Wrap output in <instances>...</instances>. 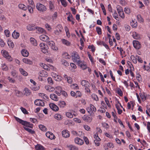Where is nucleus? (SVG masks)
I'll return each instance as SVG.
<instances>
[{"instance_id": "29", "label": "nucleus", "mask_w": 150, "mask_h": 150, "mask_svg": "<svg viewBox=\"0 0 150 150\" xmlns=\"http://www.w3.org/2000/svg\"><path fill=\"white\" fill-rule=\"evenodd\" d=\"M54 118L58 120H60L62 119L61 115L59 114H56L54 115Z\"/></svg>"}, {"instance_id": "57", "label": "nucleus", "mask_w": 150, "mask_h": 150, "mask_svg": "<svg viewBox=\"0 0 150 150\" xmlns=\"http://www.w3.org/2000/svg\"><path fill=\"white\" fill-rule=\"evenodd\" d=\"M131 58L132 59V61L135 64V63H137V60L136 59L135 57H134V55H132L131 56Z\"/></svg>"}, {"instance_id": "19", "label": "nucleus", "mask_w": 150, "mask_h": 150, "mask_svg": "<svg viewBox=\"0 0 150 150\" xmlns=\"http://www.w3.org/2000/svg\"><path fill=\"white\" fill-rule=\"evenodd\" d=\"M40 66L43 67L45 69L48 71L50 70V68L47 65L43 63H40Z\"/></svg>"}, {"instance_id": "37", "label": "nucleus", "mask_w": 150, "mask_h": 150, "mask_svg": "<svg viewBox=\"0 0 150 150\" xmlns=\"http://www.w3.org/2000/svg\"><path fill=\"white\" fill-rule=\"evenodd\" d=\"M139 95L143 101H144V99H146V97L145 93H143V94H142V93H139Z\"/></svg>"}, {"instance_id": "49", "label": "nucleus", "mask_w": 150, "mask_h": 150, "mask_svg": "<svg viewBox=\"0 0 150 150\" xmlns=\"http://www.w3.org/2000/svg\"><path fill=\"white\" fill-rule=\"evenodd\" d=\"M115 113H114L113 112H112V115L114 117V121L115 122H116V123H117V121L116 120L117 119V117L116 116V115H115Z\"/></svg>"}, {"instance_id": "26", "label": "nucleus", "mask_w": 150, "mask_h": 150, "mask_svg": "<svg viewBox=\"0 0 150 150\" xmlns=\"http://www.w3.org/2000/svg\"><path fill=\"white\" fill-rule=\"evenodd\" d=\"M132 36L135 39H138L140 38V35L136 32L133 33Z\"/></svg>"}, {"instance_id": "28", "label": "nucleus", "mask_w": 150, "mask_h": 150, "mask_svg": "<svg viewBox=\"0 0 150 150\" xmlns=\"http://www.w3.org/2000/svg\"><path fill=\"white\" fill-rule=\"evenodd\" d=\"M23 62L26 64H31L32 63V62L30 60L24 58L23 59Z\"/></svg>"}, {"instance_id": "6", "label": "nucleus", "mask_w": 150, "mask_h": 150, "mask_svg": "<svg viewBox=\"0 0 150 150\" xmlns=\"http://www.w3.org/2000/svg\"><path fill=\"white\" fill-rule=\"evenodd\" d=\"M1 53L3 54V56L8 59L9 61H11L12 60V58L10 56L8 53L5 50H2Z\"/></svg>"}, {"instance_id": "61", "label": "nucleus", "mask_w": 150, "mask_h": 150, "mask_svg": "<svg viewBox=\"0 0 150 150\" xmlns=\"http://www.w3.org/2000/svg\"><path fill=\"white\" fill-rule=\"evenodd\" d=\"M105 100L107 105H108V107H110L111 106L110 104L109 103V101L108 100V98L106 97L105 98Z\"/></svg>"}, {"instance_id": "4", "label": "nucleus", "mask_w": 150, "mask_h": 150, "mask_svg": "<svg viewBox=\"0 0 150 150\" xmlns=\"http://www.w3.org/2000/svg\"><path fill=\"white\" fill-rule=\"evenodd\" d=\"M40 46L42 52L44 53H48L47 50L48 49V46L45 43H41L40 44Z\"/></svg>"}, {"instance_id": "5", "label": "nucleus", "mask_w": 150, "mask_h": 150, "mask_svg": "<svg viewBox=\"0 0 150 150\" xmlns=\"http://www.w3.org/2000/svg\"><path fill=\"white\" fill-rule=\"evenodd\" d=\"M48 45L53 50H58V48L55 46L54 42L52 41H49L47 42Z\"/></svg>"}, {"instance_id": "22", "label": "nucleus", "mask_w": 150, "mask_h": 150, "mask_svg": "<svg viewBox=\"0 0 150 150\" xmlns=\"http://www.w3.org/2000/svg\"><path fill=\"white\" fill-rule=\"evenodd\" d=\"M50 98L53 100L57 101L58 100V98L57 96L54 94H52L50 95Z\"/></svg>"}, {"instance_id": "30", "label": "nucleus", "mask_w": 150, "mask_h": 150, "mask_svg": "<svg viewBox=\"0 0 150 150\" xmlns=\"http://www.w3.org/2000/svg\"><path fill=\"white\" fill-rule=\"evenodd\" d=\"M18 7L20 9H23L25 11L27 9V7L23 4H19L18 5Z\"/></svg>"}, {"instance_id": "8", "label": "nucleus", "mask_w": 150, "mask_h": 150, "mask_svg": "<svg viewBox=\"0 0 150 150\" xmlns=\"http://www.w3.org/2000/svg\"><path fill=\"white\" fill-rule=\"evenodd\" d=\"M81 84L82 86H83L85 87L86 89L87 88L89 90V91H90V90L88 88L90 86V84L87 81L85 80H83L81 83Z\"/></svg>"}, {"instance_id": "2", "label": "nucleus", "mask_w": 150, "mask_h": 150, "mask_svg": "<svg viewBox=\"0 0 150 150\" xmlns=\"http://www.w3.org/2000/svg\"><path fill=\"white\" fill-rule=\"evenodd\" d=\"M37 9L39 11L43 12L47 10V8L44 5L40 3H38L36 6Z\"/></svg>"}, {"instance_id": "32", "label": "nucleus", "mask_w": 150, "mask_h": 150, "mask_svg": "<svg viewBox=\"0 0 150 150\" xmlns=\"http://www.w3.org/2000/svg\"><path fill=\"white\" fill-rule=\"evenodd\" d=\"M35 7L31 5H28L27 7V8L28 9V11L30 13H33V8Z\"/></svg>"}, {"instance_id": "16", "label": "nucleus", "mask_w": 150, "mask_h": 150, "mask_svg": "<svg viewBox=\"0 0 150 150\" xmlns=\"http://www.w3.org/2000/svg\"><path fill=\"white\" fill-rule=\"evenodd\" d=\"M35 29H37L38 32H36L37 33H45V30L43 28L39 27L36 26Z\"/></svg>"}, {"instance_id": "13", "label": "nucleus", "mask_w": 150, "mask_h": 150, "mask_svg": "<svg viewBox=\"0 0 150 150\" xmlns=\"http://www.w3.org/2000/svg\"><path fill=\"white\" fill-rule=\"evenodd\" d=\"M57 28L59 29V30H55L54 33L56 35H58L62 32L63 28L60 25H58L57 26Z\"/></svg>"}, {"instance_id": "17", "label": "nucleus", "mask_w": 150, "mask_h": 150, "mask_svg": "<svg viewBox=\"0 0 150 150\" xmlns=\"http://www.w3.org/2000/svg\"><path fill=\"white\" fill-rule=\"evenodd\" d=\"M21 52L22 55L24 57H27L29 55L28 52L25 49H23Z\"/></svg>"}, {"instance_id": "14", "label": "nucleus", "mask_w": 150, "mask_h": 150, "mask_svg": "<svg viewBox=\"0 0 150 150\" xmlns=\"http://www.w3.org/2000/svg\"><path fill=\"white\" fill-rule=\"evenodd\" d=\"M62 136L65 138L69 137L70 136L69 131L67 130H64L62 132Z\"/></svg>"}, {"instance_id": "41", "label": "nucleus", "mask_w": 150, "mask_h": 150, "mask_svg": "<svg viewBox=\"0 0 150 150\" xmlns=\"http://www.w3.org/2000/svg\"><path fill=\"white\" fill-rule=\"evenodd\" d=\"M62 41L64 44L67 45H70L71 44L70 42L67 40L63 39L62 40Z\"/></svg>"}, {"instance_id": "3", "label": "nucleus", "mask_w": 150, "mask_h": 150, "mask_svg": "<svg viewBox=\"0 0 150 150\" xmlns=\"http://www.w3.org/2000/svg\"><path fill=\"white\" fill-rule=\"evenodd\" d=\"M87 110L91 115H92L94 114L93 112H95L96 111V109L95 106L92 104L90 105V107L87 108Z\"/></svg>"}, {"instance_id": "20", "label": "nucleus", "mask_w": 150, "mask_h": 150, "mask_svg": "<svg viewBox=\"0 0 150 150\" xmlns=\"http://www.w3.org/2000/svg\"><path fill=\"white\" fill-rule=\"evenodd\" d=\"M12 35L14 38L17 39L19 37L20 35L19 33L14 30L12 33Z\"/></svg>"}, {"instance_id": "54", "label": "nucleus", "mask_w": 150, "mask_h": 150, "mask_svg": "<svg viewBox=\"0 0 150 150\" xmlns=\"http://www.w3.org/2000/svg\"><path fill=\"white\" fill-rule=\"evenodd\" d=\"M88 47L89 49H91V51L92 52H95V49L93 45L88 46Z\"/></svg>"}, {"instance_id": "47", "label": "nucleus", "mask_w": 150, "mask_h": 150, "mask_svg": "<svg viewBox=\"0 0 150 150\" xmlns=\"http://www.w3.org/2000/svg\"><path fill=\"white\" fill-rule=\"evenodd\" d=\"M100 6L101 7V8L103 10V12L104 13V14L105 15H106V12L105 9V7L102 4H100Z\"/></svg>"}, {"instance_id": "1", "label": "nucleus", "mask_w": 150, "mask_h": 150, "mask_svg": "<svg viewBox=\"0 0 150 150\" xmlns=\"http://www.w3.org/2000/svg\"><path fill=\"white\" fill-rule=\"evenodd\" d=\"M14 117L18 122L21 124L22 125L32 128H33V124H31L30 122H27L26 121L23 120L15 116H14Z\"/></svg>"}, {"instance_id": "18", "label": "nucleus", "mask_w": 150, "mask_h": 150, "mask_svg": "<svg viewBox=\"0 0 150 150\" xmlns=\"http://www.w3.org/2000/svg\"><path fill=\"white\" fill-rule=\"evenodd\" d=\"M58 105L60 108H63L65 106L66 103L64 101H61L58 102Z\"/></svg>"}, {"instance_id": "9", "label": "nucleus", "mask_w": 150, "mask_h": 150, "mask_svg": "<svg viewBox=\"0 0 150 150\" xmlns=\"http://www.w3.org/2000/svg\"><path fill=\"white\" fill-rule=\"evenodd\" d=\"M40 39L44 42H47L50 40L49 37L45 35H42L40 36Z\"/></svg>"}, {"instance_id": "24", "label": "nucleus", "mask_w": 150, "mask_h": 150, "mask_svg": "<svg viewBox=\"0 0 150 150\" xmlns=\"http://www.w3.org/2000/svg\"><path fill=\"white\" fill-rule=\"evenodd\" d=\"M117 10L119 15H121V13L123 11L122 8L120 5H117L116 7Z\"/></svg>"}, {"instance_id": "35", "label": "nucleus", "mask_w": 150, "mask_h": 150, "mask_svg": "<svg viewBox=\"0 0 150 150\" xmlns=\"http://www.w3.org/2000/svg\"><path fill=\"white\" fill-rule=\"evenodd\" d=\"M23 127L25 130L28 131L31 134H33L35 133V132L34 131H33L31 129H30L26 127Z\"/></svg>"}, {"instance_id": "31", "label": "nucleus", "mask_w": 150, "mask_h": 150, "mask_svg": "<svg viewBox=\"0 0 150 150\" xmlns=\"http://www.w3.org/2000/svg\"><path fill=\"white\" fill-rule=\"evenodd\" d=\"M30 40L31 43L34 46H36L37 45V43L36 42V41L34 38H31L30 39Z\"/></svg>"}, {"instance_id": "59", "label": "nucleus", "mask_w": 150, "mask_h": 150, "mask_svg": "<svg viewBox=\"0 0 150 150\" xmlns=\"http://www.w3.org/2000/svg\"><path fill=\"white\" fill-rule=\"evenodd\" d=\"M117 93L120 96H122L123 95V92L120 88H119L117 90Z\"/></svg>"}, {"instance_id": "36", "label": "nucleus", "mask_w": 150, "mask_h": 150, "mask_svg": "<svg viewBox=\"0 0 150 150\" xmlns=\"http://www.w3.org/2000/svg\"><path fill=\"white\" fill-rule=\"evenodd\" d=\"M35 148L36 150H45L44 148L40 145L36 146Z\"/></svg>"}, {"instance_id": "48", "label": "nucleus", "mask_w": 150, "mask_h": 150, "mask_svg": "<svg viewBox=\"0 0 150 150\" xmlns=\"http://www.w3.org/2000/svg\"><path fill=\"white\" fill-rule=\"evenodd\" d=\"M92 98L95 100L98 101V98L97 96L94 94H92L91 95Z\"/></svg>"}, {"instance_id": "25", "label": "nucleus", "mask_w": 150, "mask_h": 150, "mask_svg": "<svg viewBox=\"0 0 150 150\" xmlns=\"http://www.w3.org/2000/svg\"><path fill=\"white\" fill-rule=\"evenodd\" d=\"M19 71L21 74L24 76H27L28 73L22 68H20L19 69Z\"/></svg>"}, {"instance_id": "50", "label": "nucleus", "mask_w": 150, "mask_h": 150, "mask_svg": "<svg viewBox=\"0 0 150 150\" xmlns=\"http://www.w3.org/2000/svg\"><path fill=\"white\" fill-rule=\"evenodd\" d=\"M131 24L133 28H135L137 27V22H136V23H135L133 21H132V22H131Z\"/></svg>"}, {"instance_id": "10", "label": "nucleus", "mask_w": 150, "mask_h": 150, "mask_svg": "<svg viewBox=\"0 0 150 150\" xmlns=\"http://www.w3.org/2000/svg\"><path fill=\"white\" fill-rule=\"evenodd\" d=\"M133 44L134 47L136 49H139L141 47V44L140 42L137 41H133Z\"/></svg>"}, {"instance_id": "40", "label": "nucleus", "mask_w": 150, "mask_h": 150, "mask_svg": "<svg viewBox=\"0 0 150 150\" xmlns=\"http://www.w3.org/2000/svg\"><path fill=\"white\" fill-rule=\"evenodd\" d=\"M40 129L42 131H46V127L43 125H40L39 126Z\"/></svg>"}, {"instance_id": "52", "label": "nucleus", "mask_w": 150, "mask_h": 150, "mask_svg": "<svg viewBox=\"0 0 150 150\" xmlns=\"http://www.w3.org/2000/svg\"><path fill=\"white\" fill-rule=\"evenodd\" d=\"M2 69L4 71H7L8 69L7 67L5 64L2 65Z\"/></svg>"}, {"instance_id": "58", "label": "nucleus", "mask_w": 150, "mask_h": 150, "mask_svg": "<svg viewBox=\"0 0 150 150\" xmlns=\"http://www.w3.org/2000/svg\"><path fill=\"white\" fill-rule=\"evenodd\" d=\"M63 57L66 59H69L70 58V56L67 53H65L64 55H63Z\"/></svg>"}, {"instance_id": "23", "label": "nucleus", "mask_w": 150, "mask_h": 150, "mask_svg": "<svg viewBox=\"0 0 150 150\" xmlns=\"http://www.w3.org/2000/svg\"><path fill=\"white\" fill-rule=\"evenodd\" d=\"M36 26H33L31 25H29L27 26V30L30 31L34 30L35 29Z\"/></svg>"}, {"instance_id": "46", "label": "nucleus", "mask_w": 150, "mask_h": 150, "mask_svg": "<svg viewBox=\"0 0 150 150\" xmlns=\"http://www.w3.org/2000/svg\"><path fill=\"white\" fill-rule=\"evenodd\" d=\"M65 30L66 32V33L67 37L68 38L70 36V35L69 33V29L67 27H65Z\"/></svg>"}, {"instance_id": "15", "label": "nucleus", "mask_w": 150, "mask_h": 150, "mask_svg": "<svg viewBox=\"0 0 150 150\" xmlns=\"http://www.w3.org/2000/svg\"><path fill=\"white\" fill-rule=\"evenodd\" d=\"M39 75L41 77H46L48 76V73L45 71L42 70L39 73Z\"/></svg>"}, {"instance_id": "12", "label": "nucleus", "mask_w": 150, "mask_h": 150, "mask_svg": "<svg viewBox=\"0 0 150 150\" xmlns=\"http://www.w3.org/2000/svg\"><path fill=\"white\" fill-rule=\"evenodd\" d=\"M74 141L76 144L80 145H82L84 143L83 140L79 137L76 138L74 139Z\"/></svg>"}, {"instance_id": "60", "label": "nucleus", "mask_w": 150, "mask_h": 150, "mask_svg": "<svg viewBox=\"0 0 150 150\" xmlns=\"http://www.w3.org/2000/svg\"><path fill=\"white\" fill-rule=\"evenodd\" d=\"M83 139L84 140L85 142V143L87 145L89 144V140L88 139V138L84 136L83 137Z\"/></svg>"}, {"instance_id": "63", "label": "nucleus", "mask_w": 150, "mask_h": 150, "mask_svg": "<svg viewBox=\"0 0 150 150\" xmlns=\"http://www.w3.org/2000/svg\"><path fill=\"white\" fill-rule=\"evenodd\" d=\"M88 54L89 59H90L92 63H93L94 62V61L92 58V57L91 55L89 52L88 53Z\"/></svg>"}, {"instance_id": "45", "label": "nucleus", "mask_w": 150, "mask_h": 150, "mask_svg": "<svg viewBox=\"0 0 150 150\" xmlns=\"http://www.w3.org/2000/svg\"><path fill=\"white\" fill-rule=\"evenodd\" d=\"M96 31L98 34L99 35H100L102 33L101 29L100 28L97 27H96Z\"/></svg>"}, {"instance_id": "56", "label": "nucleus", "mask_w": 150, "mask_h": 150, "mask_svg": "<svg viewBox=\"0 0 150 150\" xmlns=\"http://www.w3.org/2000/svg\"><path fill=\"white\" fill-rule=\"evenodd\" d=\"M66 115L67 117L70 118H72L73 117V115L72 114L69 112H67L66 113Z\"/></svg>"}, {"instance_id": "55", "label": "nucleus", "mask_w": 150, "mask_h": 150, "mask_svg": "<svg viewBox=\"0 0 150 150\" xmlns=\"http://www.w3.org/2000/svg\"><path fill=\"white\" fill-rule=\"evenodd\" d=\"M62 5L64 7H66L67 6V4L66 0H60Z\"/></svg>"}, {"instance_id": "39", "label": "nucleus", "mask_w": 150, "mask_h": 150, "mask_svg": "<svg viewBox=\"0 0 150 150\" xmlns=\"http://www.w3.org/2000/svg\"><path fill=\"white\" fill-rule=\"evenodd\" d=\"M24 90L25 91L24 93V95H25L26 96H28L30 94V92L27 88H25L24 89Z\"/></svg>"}, {"instance_id": "27", "label": "nucleus", "mask_w": 150, "mask_h": 150, "mask_svg": "<svg viewBox=\"0 0 150 150\" xmlns=\"http://www.w3.org/2000/svg\"><path fill=\"white\" fill-rule=\"evenodd\" d=\"M67 146L69 148L70 150H78V148L73 145H69Z\"/></svg>"}, {"instance_id": "38", "label": "nucleus", "mask_w": 150, "mask_h": 150, "mask_svg": "<svg viewBox=\"0 0 150 150\" xmlns=\"http://www.w3.org/2000/svg\"><path fill=\"white\" fill-rule=\"evenodd\" d=\"M62 64L66 67H68L69 66V63L64 59H63L62 60Z\"/></svg>"}, {"instance_id": "11", "label": "nucleus", "mask_w": 150, "mask_h": 150, "mask_svg": "<svg viewBox=\"0 0 150 150\" xmlns=\"http://www.w3.org/2000/svg\"><path fill=\"white\" fill-rule=\"evenodd\" d=\"M50 108L53 111H58L59 110V107L54 103H51L49 104Z\"/></svg>"}, {"instance_id": "64", "label": "nucleus", "mask_w": 150, "mask_h": 150, "mask_svg": "<svg viewBox=\"0 0 150 150\" xmlns=\"http://www.w3.org/2000/svg\"><path fill=\"white\" fill-rule=\"evenodd\" d=\"M102 125L103 127H105L106 129H108L109 127V126L108 123L104 122L102 124Z\"/></svg>"}, {"instance_id": "62", "label": "nucleus", "mask_w": 150, "mask_h": 150, "mask_svg": "<svg viewBox=\"0 0 150 150\" xmlns=\"http://www.w3.org/2000/svg\"><path fill=\"white\" fill-rule=\"evenodd\" d=\"M28 1L30 5L33 6V7L35 6V5H34V4L33 0H28Z\"/></svg>"}, {"instance_id": "34", "label": "nucleus", "mask_w": 150, "mask_h": 150, "mask_svg": "<svg viewBox=\"0 0 150 150\" xmlns=\"http://www.w3.org/2000/svg\"><path fill=\"white\" fill-rule=\"evenodd\" d=\"M49 4L50 10L51 11H52L54 8V6L51 1H49Z\"/></svg>"}, {"instance_id": "42", "label": "nucleus", "mask_w": 150, "mask_h": 150, "mask_svg": "<svg viewBox=\"0 0 150 150\" xmlns=\"http://www.w3.org/2000/svg\"><path fill=\"white\" fill-rule=\"evenodd\" d=\"M62 79L63 78L61 76L58 75L55 80L56 81H60L62 80Z\"/></svg>"}, {"instance_id": "21", "label": "nucleus", "mask_w": 150, "mask_h": 150, "mask_svg": "<svg viewBox=\"0 0 150 150\" xmlns=\"http://www.w3.org/2000/svg\"><path fill=\"white\" fill-rule=\"evenodd\" d=\"M72 57H73L74 60L76 62H79V61L77 60L78 59H79V56L76 53H74L72 55Z\"/></svg>"}, {"instance_id": "33", "label": "nucleus", "mask_w": 150, "mask_h": 150, "mask_svg": "<svg viewBox=\"0 0 150 150\" xmlns=\"http://www.w3.org/2000/svg\"><path fill=\"white\" fill-rule=\"evenodd\" d=\"M83 120L87 122H91L92 120L91 117L88 116L84 117H83Z\"/></svg>"}, {"instance_id": "7", "label": "nucleus", "mask_w": 150, "mask_h": 150, "mask_svg": "<svg viewBox=\"0 0 150 150\" xmlns=\"http://www.w3.org/2000/svg\"><path fill=\"white\" fill-rule=\"evenodd\" d=\"M35 104L38 106H44L45 103L42 100L40 99H36L34 101Z\"/></svg>"}, {"instance_id": "43", "label": "nucleus", "mask_w": 150, "mask_h": 150, "mask_svg": "<svg viewBox=\"0 0 150 150\" xmlns=\"http://www.w3.org/2000/svg\"><path fill=\"white\" fill-rule=\"evenodd\" d=\"M137 18L138 20L140 22H143L144 20L140 15H138L137 16Z\"/></svg>"}, {"instance_id": "51", "label": "nucleus", "mask_w": 150, "mask_h": 150, "mask_svg": "<svg viewBox=\"0 0 150 150\" xmlns=\"http://www.w3.org/2000/svg\"><path fill=\"white\" fill-rule=\"evenodd\" d=\"M4 33L6 37H9L10 35L9 31L8 30H4Z\"/></svg>"}, {"instance_id": "44", "label": "nucleus", "mask_w": 150, "mask_h": 150, "mask_svg": "<svg viewBox=\"0 0 150 150\" xmlns=\"http://www.w3.org/2000/svg\"><path fill=\"white\" fill-rule=\"evenodd\" d=\"M48 83L50 85H52L53 84V81L51 77H48L47 79Z\"/></svg>"}, {"instance_id": "53", "label": "nucleus", "mask_w": 150, "mask_h": 150, "mask_svg": "<svg viewBox=\"0 0 150 150\" xmlns=\"http://www.w3.org/2000/svg\"><path fill=\"white\" fill-rule=\"evenodd\" d=\"M22 111L23 112V113L25 114H28V112H27L26 109L24 108H23V107H21L20 108Z\"/></svg>"}]
</instances>
